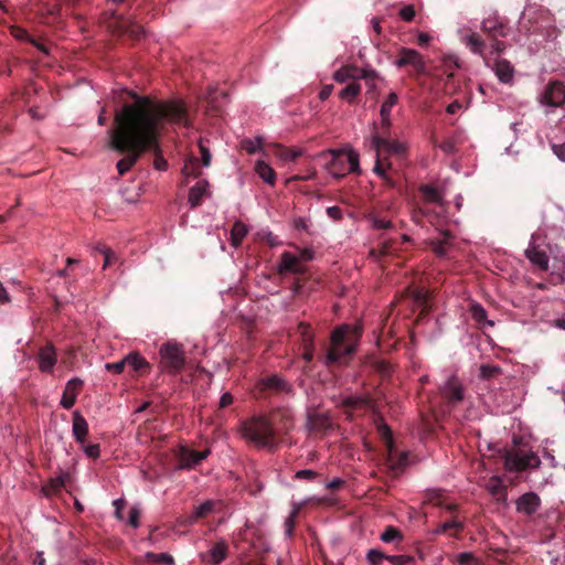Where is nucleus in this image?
<instances>
[{"label":"nucleus","instance_id":"nucleus-1","mask_svg":"<svg viewBox=\"0 0 565 565\" xmlns=\"http://www.w3.org/2000/svg\"><path fill=\"white\" fill-rule=\"evenodd\" d=\"M157 127L147 109L136 108L135 100L116 111L109 146L124 154L116 164L119 175L126 174L148 149L157 147Z\"/></svg>","mask_w":565,"mask_h":565},{"label":"nucleus","instance_id":"nucleus-2","mask_svg":"<svg viewBox=\"0 0 565 565\" xmlns=\"http://www.w3.org/2000/svg\"><path fill=\"white\" fill-rule=\"evenodd\" d=\"M136 102V108H145L150 117L157 121V147L148 149L147 152L154 154L153 167L157 170L164 171L168 162L161 153L159 139L161 134L167 130L168 125H190L186 105L180 99L159 100L150 96H139L134 92L125 90Z\"/></svg>","mask_w":565,"mask_h":565},{"label":"nucleus","instance_id":"nucleus-3","mask_svg":"<svg viewBox=\"0 0 565 565\" xmlns=\"http://www.w3.org/2000/svg\"><path fill=\"white\" fill-rule=\"evenodd\" d=\"M362 337V327L359 324H342L333 329L330 335V345L324 355V364L332 366L348 363L354 354Z\"/></svg>","mask_w":565,"mask_h":565},{"label":"nucleus","instance_id":"nucleus-4","mask_svg":"<svg viewBox=\"0 0 565 565\" xmlns=\"http://www.w3.org/2000/svg\"><path fill=\"white\" fill-rule=\"evenodd\" d=\"M324 161L326 169L334 178L360 171L359 154L353 150H328L318 154Z\"/></svg>","mask_w":565,"mask_h":565},{"label":"nucleus","instance_id":"nucleus-5","mask_svg":"<svg viewBox=\"0 0 565 565\" xmlns=\"http://www.w3.org/2000/svg\"><path fill=\"white\" fill-rule=\"evenodd\" d=\"M253 394L257 399L285 398L295 395V390L284 376L273 373L259 377Z\"/></svg>","mask_w":565,"mask_h":565},{"label":"nucleus","instance_id":"nucleus-6","mask_svg":"<svg viewBox=\"0 0 565 565\" xmlns=\"http://www.w3.org/2000/svg\"><path fill=\"white\" fill-rule=\"evenodd\" d=\"M242 435L259 447L271 448L275 446V430L266 416L245 420L242 424Z\"/></svg>","mask_w":565,"mask_h":565},{"label":"nucleus","instance_id":"nucleus-7","mask_svg":"<svg viewBox=\"0 0 565 565\" xmlns=\"http://www.w3.org/2000/svg\"><path fill=\"white\" fill-rule=\"evenodd\" d=\"M504 468L510 472H522L526 469L537 468L541 465L539 456L533 451L523 449L504 450Z\"/></svg>","mask_w":565,"mask_h":565},{"label":"nucleus","instance_id":"nucleus-8","mask_svg":"<svg viewBox=\"0 0 565 565\" xmlns=\"http://www.w3.org/2000/svg\"><path fill=\"white\" fill-rule=\"evenodd\" d=\"M160 369L169 374H177L184 367L185 356L181 344L167 342L159 350Z\"/></svg>","mask_w":565,"mask_h":565},{"label":"nucleus","instance_id":"nucleus-9","mask_svg":"<svg viewBox=\"0 0 565 565\" xmlns=\"http://www.w3.org/2000/svg\"><path fill=\"white\" fill-rule=\"evenodd\" d=\"M379 430L383 436L387 449V467L392 471L394 476L399 475L407 465V455L405 452L397 454L394 448L392 431L386 424H382L379 426Z\"/></svg>","mask_w":565,"mask_h":565},{"label":"nucleus","instance_id":"nucleus-10","mask_svg":"<svg viewBox=\"0 0 565 565\" xmlns=\"http://www.w3.org/2000/svg\"><path fill=\"white\" fill-rule=\"evenodd\" d=\"M540 103L548 107H561L565 103V85L559 81L550 82L539 98Z\"/></svg>","mask_w":565,"mask_h":565},{"label":"nucleus","instance_id":"nucleus-11","mask_svg":"<svg viewBox=\"0 0 565 565\" xmlns=\"http://www.w3.org/2000/svg\"><path fill=\"white\" fill-rule=\"evenodd\" d=\"M395 65L398 67L412 66L416 76L423 75L426 72V64L422 54L413 49L402 47Z\"/></svg>","mask_w":565,"mask_h":565},{"label":"nucleus","instance_id":"nucleus-12","mask_svg":"<svg viewBox=\"0 0 565 565\" xmlns=\"http://www.w3.org/2000/svg\"><path fill=\"white\" fill-rule=\"evenodd\" d=\"M376 76L374 70L360 68L355 65H344L333 74V78L338 83L358 79L373 81Z\"/></svg>","mask_w":565,"mask_h":565},{"label":"nucleus","instance_id":"nucleus-13","mask_svg":"<svg viewBox=\"0 0 565 565\" xmlns=\"http://www.w3.org/2000/svg\"><path fill=\"white\" fill-rule=\"evenodd\" d=\"M274 427L275 436L285 435L294 428V414L291 409L287 407H278L270 413L268 418Z\"/></svg>","mask_w":565,"mask_h":565},{"label":"nucleus","instance_id":"nucleus-14","mask_svg":"<svg viewBox=\"0 0 565 565\" xmlns=\"http://www.w3.org/2000/svg\"><path fill=\"white\" fill-rule=\"evenodd\" d=\"M441 397L445 402L454 407L463 401V386L457 376H450L447 382L440 387Z\"/></svg>","mask_w":565,"mask_h":565},{"label":"nucleus","instance_id":"nucleus-15","mask_svg":"<svg viewBox=\"0 0 565 565\" xmlns=\"http://www.w3.org/2000/svg\"><path fill=\"white\" fill-rule=\"evenodd\" d=\"M228 555V545L224 540H220L213 546L199 554L201 563L204 565H220Z\"/></svg>","mask_w":565,"mask_h":565},{"label":"nucleus","instance_id":"nucleus-16","mask_svg":"<svg viewBox=\"0 0 565 565\" xmlns=\"http://www.w3.org/2000/svg\"><path fill=\"white\" fill-rule=\"evenodd\" d=\"M209 455V449L196 451L181 447L178 454V469H191L203 461Z\"/></svg>","mask_w":565,"mask_h":565},{"label":"nucleus","instance_id":"nucleus-17","mask_svg":"<svg viewBox=\"0 0 565 565\" xmlns=\"http://www.w3.org/2000/svg\"><path fill=\"white\" fill-rule=\"evenodd\" d=\"M115 30L119 34L128 35L132 40H140L145 34V30L141 24L134 19L124 18L121 15L116 18Z\"/></svg>","mask_w":565,"mask_h":565},{"label":"nucleus","instance_id":"nucleus-18","mask_svg":"<svg viewBox=\"0 0 565 565\" xmlns=\"http://www.w3.org/2000/svg\"><path fill=\"white\" fill-rule=\"evenodd\" d=\"M39 370L42 373H53L54 366L57 362L56 351L54 345L49 342L39 349L38 355Z\"/></svg>","mask_w":565,"mask_h":565},{"label":"nucleus","instance_id":"nucleus-19","mask_svg":"<svg viewBox=\"0 0 565 565\" xmlns=\"http://www.w3.org/2000/svg\"><path fill=\"white\" fill-rule=\"evenodd\" d=\"M372 147L376 152L386 151L402 156L405 153V146L397 140H390L383 136L374 135L372 138Z\"/></svg>","mask_w":565,"mask_h":565},{"label":"nucleus","instance_id":"nucleus-20","mask_svg":"<svg viewBox=\"0 0 565 565\" xmlns=\"http://www.w3.org/2000/svg\"><path fill=\"white\" fill-rule=\"evenodd\" d=\"M83 385L84 382L78 377H73L66 383L61 398V406L63 408L70 409L74 406L76 397L83 388Z\"/></svg>","mask_w":565,"mask_h":565},{"label":"nucleus","instance_id":"nucleus-21","mask_svg":"<svg viewBox=\"0 0 565 565\" xmlns=\"http://www.w3.org/2000/svg\"><path fill=\"white\" fill-rule=\"evenodd\" d=\"M540 505L541 499L534 492L524 493L516 500V511L529 516L534 514Z\"/></svg>","mask_w":565,"mask_h":565},{"label":"nucleus","instance_id":"nucleus-22","mask_svg":"<svg viewBox=\"0 0 565 565\" xmlns=\"http://www.w3.org/2000/svg\"><path fill=\"white\" fill-rule=\"evenodd\" d=\"M482 31L490 38H505L508 35V26L498 18H487L482 21Z\"/></svg>","mask_w":565,"mask_h":565},{"label":"nucleus","instance_id":"nucleus-23","mask_svg":"<svg viewBox=\"0 0 565 565\" xmlns=\"http://www.w3.org/2000/svg\"><path fill=\"white\" fill-rule=\"evenodd\" d=\"M332 426L329 417L321 413H309L307 428L310 433L324 434Z\"/></svg>","mask_w":565,"mask_h":565},{"label":"nucleus","instance_id":"nucleus-24","mask_svg":"<svg viewBox=\"0 0 565 565\" xmlns=\"http://www.w3.org/2000/svg\"><path fill=\"white\" fill-rule=\"evenodd\" d=\"M305 270L303 266L300 263V259L289 252H284L280 257V263L278 267V271L280 274L290 273V274H302Z\"/></svg>","mask_w":565,"mask_h":565},{"label":"nucleus","instance_id":"nucleus-25","mask_svg":"<svg viewBox=\"0 0 565 565\" xmlns=\"http://www.w3.org/2000/svg\"><path fill=\"white\" fill-rule=\"evenodd\" d=\"M73 426H72V433L75 438V440L78 444H84L87 435H88V423L84 418V416L78 412L75 411L72 415Z\"/></svg>","mask_w":565,"mask_h":565},{"label":"nucleus","instance_id":"nucleus-26","mask_svg":"<svg viewBox=\"0 0 565 565\" xmlns=\"http://www.w3.org/2000/svg\"><path fill=\"white\" fill-rule=\"evenodd\" d=\"M343 407L348 414L358 409L373 408V399L370 396H349L343 399Z\"/></svg>","mask_w":565,"mask_h":565},{"label":"nucleus","instance_id":"nucleus-27","mask_svg":"<svg viewBox=\"0 0 565 565\" xmlns=\"http://www.w3.org/2000/svg\"><path fill=\"white\" fill-rule=\"evenodd\" d=\"M525 255L527 259L541 270L548 269V256L544 250L540 249L537 246H530L525 250Z\"/></svg>","mask_w":565,"mask_h":565},{"label":"nucleus","instance_id":"nucleus-28","mask_svg":"<svg viewBox=\"0 0 565 565\" xmlns=\"http://www.w3.org/2000/svg\"><path fill=\"white\" fill-rule=\"evenodd\" d=\"M126 366H129L137 374H146L150 371V364L139 353H130L125 356Z\"/></svg>","mask_w":565,"mask_h":565},{"label":"nucleus","instance_id":"nucleus-29","mask_svg":"<svg viewBox=\"0 0 565 565\" xmlns=\"http://www.w3.org/2000/svg\"><path fill=\"white\" fill-rule=\"evenodd\" d=\"M441 236V238H434L429 243L433 252L439 257L447 255L448 247L451 245L452 239V235L449 232H444Z\"/></svg>","mask_w":565,"mask_h":565},{"label":"nucleus","instance_id":"nucleus-30","mask_svg":"<svg viewBox=\"0 0 565 565\" xmlns=\"http://www.w3.org/2000/svg\"><path fill=\"white\" fill-rule=\"evenodd\" d=\"M209 182L200 180L194 186L190 189L189 202L191 207H196L201 204L202 198L207 193Z\"/></svg>","mask_w":565,"mask_h":565},{"label":"nucleus","instance_id":"nucleus-31","mask_svg":"<svg viewBox=\"0 0 565 565\" xmlns=\"http://www.w3.org/2000/svg\"><path fill=\"white\" fill-rule=\"evenodd\" d=\"M70 479L71 475L68 472L51 479L50 482L43 487L44 494L49 497L60 493Z\"/></svg>","mask_w":565,"mask_h":565},{"label":"nucleus","instance_id":"nucleus-32","mask_svg":"<svg viewBox=\"0 0 565 565\" xmlns=\"http://www.w3.org/2000/svg\"><path fill=\"white\" fill-rule=\"evenodd\" d=\"M407 295L415 307L422 308V311L428 309V295L424 288H407Z\"/></svg>","mask_w":565,"mask_h":565},{"label":"nucleus","instance_id":"nucleus-33","mask_svg":"<svg viewBox=\"0 0 565 565\" xmlns=\"http://www.w3.org/2000/svg\"><path fill=\"white\" fill-rule=\"evenodd\" d=\"M494 72L502 83H509L513 77V67L507 60H497L494 64Z\"/></svg>","mask_w":565,"mask_h":565},{"label":"nucleus","instance_id":"nucleus-34","mask_svg":"<svg viewBox=\"0 0 565 565\" xmlns=\"http://www.w3.org/2000/svg\"><path fill=\"white\" fill-rule=\"evenodd\" d=\"M255 171L264 182L274 185L276 182V172L263 160H258L255 164Z\"/></svg>","mask_w":565,"mask_h":565},{"label":"nucleus","instance_id":"nucleus-35","mask_svg":"<svg viewBox=\"0 0 565 565\" xmlns=\"http://www.w3.org/2000/svg\"><path fill=\"white\" fill-rule=\"evenodd\" d=\"M419 192L426 203L441 204L443 202L441 193L430 184L420 185Z\"/></svg>","mask_w":565,"mask_h":565},{"label":"nucleus","instance_id":"nucleus-36","mask_svg":"<svg viewBox=\"0 0 565 565\" xmlns=\"http://www.w3.org/2000/svg\"><path fill=\"white\" fill-rule=\"evenodd\" d=\"M488 491L497 501H504L507 498V488L502 484L499 477H492L487 486Z\"/></svg>","mask_w":565,"mask_h":565},{"label":"nucleus","instance_id":"nucleus-37","mask_svg":"<svg viewBox=\"0 0 565 565\" xmlns=\"http://www.w3.org/2000/svg\"><path fill=\"white\" fill-rule=\"evenodd\" d=\"M396 242L393 239L384 241L377 248H372L370 255L375 259L392 255L397 248L395 247Z\"/></svg>","mask_w":565,"mask_h":565},{"label":"nucleus","instance_id":"nucleus-38","mask_svg":"<svg viewBox=\"0 0 565 565\" xmlns=\"http://www.w3.org/2000/svg\"><path fill=\"white\" fill-rule=\"evenodd\" d=\"M361 93V85L356 82H350L340 93L339 97L350 104L354 103V99Z\"/></svg>","mask_w":565,"mask_h":565},{"label":"nucleus","instance_id":"nucleus-39","mask_svg":"<svg viewBox=\"0 0 565 565\" xmlns=\"http://www.w3.org/2000/svg\"><path fill=\"white\" fill-rule=\"evenodd\" d=\"M470 312L472 319L479 324L480 328H483L484 326L493 327V321L487 319V311L481 305H472Z\"/></svg>","mask_w":565,"mask_h":565},{"label":"nucleus","instance_id":"nucleus-40","mask_svg":"<svg viewBox=\"0 0 565 565\" xmlns=\"http://www.w3.org/2000/svg\"><path fill=\"white\" fill-rule=\"evenodd\" d=\"M247 233L248 230L245 224L242 222H235L231 231L232 245L234 247H238Z\"/></svg>","mask_w":565,"mask_h":565},{"label":"nucleus","instance_id":"nucleus-41","mask_svg":"<svg viewBox=\"0 0 565 565\" xmlns=\"http://www.w3.org/2000/svg\"><path fill=\"white\" fill-rule=\"evenodd\" d=\"M466 44L467 46L476 54H483V51L486 49V43L481 39V36L477 33H471L466 38Z\"/></svg>","mask_w":565,"mask_h":565},{"label":"nucleus","instance_id":"nucleus-42","mask_svg":"<svg viewBox=\"0 0 565 565\" xmlns=\"http://www.w3.org/2000/svg\"><path fill=\"white\" fill-rule=\"evenodd\" d=\"M454 530L460 532L463 530V523L458 521L456 516L452 520L440 523L434 531L435 534H445L448 531Z\"/></svg>","mask_w":565,"mask_h":565},{"label":"nucleus","instance_id":"nucleus-43","mask_svg":"<svg viewBox=\"0 0 565 565\" xmlns=\"http://www.w3.org/2000/svg\"><path fill=\"white\" fill-rule=\"evenodd\" d=\"M274 153L284 161H294L301 154L298 150H292L280 145L275 146Z\"/></svg>","mask_w":565,"mask_h":565},{"label":"nucleus","instance_id":"nucleus-44","mask_svg":"<svg viewBox=\"0 0 565 565\" xmlns=\"http://www.w3.org/2000/svg\"><path fill=\"white\" fill-rule=\"evenodd\" d=\"M382 153L381 152H376V162H375V166H374V172L380 175L384 181H386L388 184L393 185V183L391 182L387 173H386V170L388 168H391V163H386L385 162V159H382Z\"/></svg>","mask_w":565,"mask_h":565},{"label":"nucleus","instance_id":"nucleus-45","mask_svg":"<svg viewBox=\"0 0 565 565\" xmlns=\"http://www.w3.org/2000/svg\"><path fill=\"white\" fill-rule=\"evenodd\" d=\"M214 509V502L213 501H205L199 507L195 508V511L193 515L190 518V522H195L200 519L205 518L209 515Z\"/></svg>","mask_w":565,"mask_h":565},{"label":"nucleus","instance_id":"nucleus-46","mask_svg":"<svg viewBox=\"0 0 565 565\" xmlns=\"http://www.w3.org/2000/svg\"><path fill=\"white\" fill-rule=\"evenodd\" d=\"M146 558L149 562L156 563V564H164V565H173L174 564L173 557L170 554H167V553L156 554V553H152V552H148L146 554Z\"/></svg>","mask_w":565,"mask_h":565},{"label":"nucleus","instance_id":"nucleus-47","mask_svg":"<svg viewBox=\"0 0 565 565\" xmlns=\"http://www.w3.org/2000/svg\"><path fill=\"white\" fill-rule=\"evenodd\" d=\"M398 97L396 93H390L385 102L381 106L380 115L381 117H390L392 107L397 103Z\"/></svg>","mask_w":565,"mask_h":565},{"label":"nucleus","instance_id":"nucleus-48","mask_svg":"<svg viewBox=\"0 0 565 565\" xmlns=\"http://www.w3.org/2000/svg\"><path fill=\"white\" fill-rule=\"evenodd\" d=\"M95 249H96V252H98L99 254H102L104 256V266H103L104 269L113 264L116 256H115V253L109 247L100 244V245H97L95 247Z\"/></svg>","mask_w":565,"mask_h":565},{"label":"nucleus","instance_id":"nucleus-49","mask_svg":"<svg viewBox=\"0 0 565 565\" xmlns=\"http://www.w3.org/2000/svg\"><path fill=\"white\" fill-rule=\"evenodd\" d=\"M402 539H403V535H402L401 531H398L394 526H387L385 529V531L381 534V540L385 543H392L395 540L401 541Z\"/></svg>","mask_w":565,"mask_h":565},{"label":"nucleus","instance_id":"nucleus-50","mask_svg":"<svg viewBox=\"0 0 565 565\" xmlns=\"http://www.w3.org/2000/svg\"><path fill=\"white\" fill-rule=\"evenodd\" d=\"M387 561L394 565H413L415 558L407 555H388Z\"/></svg>","mask_w":565,"mask_h":565},{"label":"nucleus","instance_id":"nucleus-51","mask_svg":"<svg viewBox=\"0 0 565 565\" xmlns=\"http://www.w3.org/2000/svg\"><path fill=\"white\" fill-rule=\"evenodd\" d=\"M388 555H385L380 550L372 548L367 552V561L371 565H380L383 559H387Z\"/></svg>","mask_w":565,"mask_h":565},{"label":"nucleus","instance_id":"nucleus-52","mask_svg":"<svg viewBox=\"0 0 565 565\" xmlns=\"http://www.w3.org/2000/svg\"><path fill=\"white\" fill-rule=\"evenodd\" d=\"M372 227L375 230H391L393 227V223L390 220L380 218L377 216L370 217Z\"/></svg>","mask_w":565,"mask_h":565},{"label":"nucleus","instance_id":"nucleus-53","mask_svg":"<svg viewBox=\"0 0 565 565\" xmlns=\"http://www.w3.org/2000/svg\"><path fill=\"white\" fill-rule=\"evenodd\" d=\"M457 563L459 565H477L478 559L475 557V555L472 553L463 552V553L458 554Z\"/></svg>","mask_w":565,"mask_h":565},{"label":"nucleus","instance_id":"nucleus-54","mask_svg":"<svg viewBox=\"0 0 565 565\" xmlns=\"http://www.w3.org/2000/svg\"><path fill=\"white\" fill-rule=\"evenodd\" d=\"M298 330L301 334L302 345H307L308 338L315 343L313 333L311 332V328L309 324L300 322L298 326Z\"/></svg>","mask_w":565,"mask_h":565},{"label":"nucleus","instance_id":"nucleus-55","mask_svg":"<svg viewBox=\"0 0 565 565\" xmlns=\"http://www.w3.org/2000/svg\"><path fill=\"white\" fill-rule=\"evenodd\" d=\"M500 372V367L495 365H481L480 376L484 380H489Z\"/></svg>","mask_w":565,"mask_h":565},{"label":"nucleus","instance_id":"nucleus-56","mask_svg":"<svg viewBox=\"0 0 565 565\" xmlns=\"http://www.w3.org/2000/svg\"><path fill=\"white\" fill-rule=\"evenodd\" d=\"M313 353H315V343L308 338L307 345H303L302 359L307 363H310L313 360Z\"/></svg>","mask_w":565,"mask_h":565},{"label":"nucleus","instance_id":"nucleus-57","mask_svg":"<svg viewBox=\"0 0 565 565\" xmlns=\"http://www.w3.org/2000/svg\"><path fill=\"white\" fill-rule=\"evenodd\" d=\"M126 367V360L125 358L120 361L114 362V363H107L106 369L109 372H113L115 374H120Z\"/></svg>","mask_w":565,"mask_h":565},{"label":"nucleus","instance_id":"nucleus-58","mask_svg":"<svg viewBox=\"0 0 565 565\" xmlns=\"http://www.w3.org/2000/svg\"><path fill=\"white\" fill-rule=\"evenodd\" d=\"M399 17L406 21L411 22L415 17V9L413 6H405L399 11Z\"/></svg>","mask_w":565,"mask_h":565},{"label":"nucleus","instance_id":"nucleus-59","mask_svg":"<svg viewBox=\"0 0 565 565\" xmlns=\"http://www.w3.org/2000/svg\"><path fill=\"white\" fill-rule=\"evenodd\" d=\"M139 518H140V511L138 508L134 507L130 509L129 511V520H128V523L132 526V527H138L139 526Z\"/></svg>","mask_w":565,"mask_h":565},{"label":"nucleus","instance_id":"nucleus-60","mask_svg":"<svg viewBox=\"0 0 565 565\" xmlns=\"http://www.w3.org/2000/svg\"><path fill=\"white\" fill-rule=\"evenodd\" d=\"M199 148L201 152L202 164L204 167H209L211 164L212 159L210 150L205 146H203L202 142L199 143Z\"/></svg>","mask_w":565,"mask_h":565},{"label":"nucleus","instance_id":"nucleus-61","mask_svg":"<svg viewBox=\"0 0 565 565\" xmlns=\"http://www.w3.org/2000/svg\"><path fill=\"white\" fill-rule=\"evenodd\" d=\"M114 507H115V516L118 519V520H122L124 519V515H122V510L125 509L126 507V500L124 499H117L114 501Z\"/></svg>","mask_w":565,"mask_h":565},{"label":"nucleus","instance_id":"nucleus-62","mask_svg":"<svg viewBox=\"0 0 565 565\" xmlns=\"http://www.w3.org/2000/svg\"><path fill=\"white\" fill-rule=\"evenodd\" d=\"M12 34L15 39L26 41V42H30V39H32V36L28 33V31L22 28H14L12 30Z\"/></svg>","mask_w":565,"mask_h":565},{"label":"nucleus","instance_id":"nucleus-63","mask_svg":"<svg viewBox=\"0 0 565 565\" xmlns=\"http://www.w3.org/2000/svg\"><path fill=\"white\" fill-rule=\"evenodd\" d=\"M327 214L333 221H340L343 217L342 210L339 206H330L327 209Z\"/></svg>","mask_w":565,"mask_h":565},{"label":"nucleus","instance_id":"nucleus-64","mask_svg":"<svg viewBox=\"0 0 565 565\" xmlns=\"http://www.w3.org/2000/svg\"><path fill=\"white\" fill-rule=\"evenodd\" d=\"M318 476V473L310 469H303L296 472L297 479H306V480H312Z\"/></svg>","mask_w":565,"mask_h":565}]
</instances>
